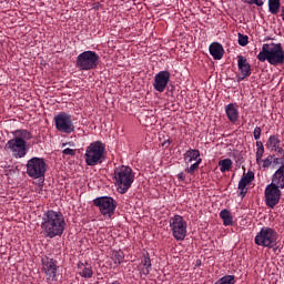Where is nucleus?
I'll return each instance as SVG.
<instances>
[{
	"label": "nucleus",
	"instance_id": "nucleus-31",
	"mask_svg": "<svg viewBox=\"0 0 284 284\" xmlns=\"http://www.w3.org/2000/svg\"><path fill=\"white\" fill-rule=\"evenodd\" d=\"M263 154H265V149H256V163L261 165V161H263Z\"/></svg>",
	"mask_w": 284,
	"mask_h": 284
},
{
	"label": "nucleus",
	"instance_id": "nucleus-36",
	"mask_svg": "<svg viewBox=\"0 0 284 284\" xmlns=\"http://www.w3.org/2000/svg\"><path fill=\"white\" fill-rule=\"evenodd\" d=\"M261 128L260 126H255L254 131H253V136L255 139V141H258V139H261Z\"/></svg>",
	"mask_w": 284,
	"mask_h": 284
},
{
	"label": "nucleus",
	"instance_id": "nucleus-23",
	"mask_svg": "<svg viewBox=\"0 0 284 284\" xmlns=\"http://www.w3.org/2000/svg\"><path fill=\"white\" fill-rule=\"evenodd\" d=\"M220 219L223 221V225H234V220L232 219V213L227 209L220 212Z\"/></svg>",
	"mask_w": 284,
	"mask_h": 284
},
{
	"label": "nucleus",
	"instance_id": "nucleus-18",
	"mask_svg": "<svg viewBox=\"0 0 284 284\" xmlns=\"http://www.w3.org/2000/svg\"><path fill=\"white\" fill-rule=\"evenodd\" d=\"M225 112H226V116L229 119V121H231V123H236V121H239V108H236V105H234V103H230L225 106Z\"/></svg>",
	"mask_w": 284,
	"mask_h": 284
},
{
	"label": "nucleus",
	"instance_id": "nucleus-38",
	"mask_svg": "<svg viewBox=\"0 0 284 284\" xmlns=\"http://www.w3.org/2000/svg\"><path fill=\"white\" fill-rule=\"evenodd\" d=\"M272 163L274 165H284V162H283L282 158H274V155H273Z\"/></svg>",
	"mask_w": 284,
	"mask_h": 284
},
{
	"label": "nucleus",
	"instance_id": "nucleus-17",
	"mask_svg": "<svg viewBox=\"0 0 284 284\" xmlns=\"http://www.w3.org/2000/svg\"><path fill=\"white\" fill-rule=\"evenodd\" d=\"M78 270L82 278H92V276H94V272H92V266H90L88 262H79Z\"/></svg>",
	"mask_w": 284,
	"mask_h": 284
},
{
	"label": "nucleus",
	"instance_id": "nucleus-21",
	"mask_svg": "<svg viewBox=\"0 0 284 284\" xmlns=\"http://www.w3.org/2000/svg\"><path fill=\"white\" fill-rule=\"evenodd\" d=\"M12 134L14 138L20 139V141L27 142L32 140V133L26 129L16 130Z\"/></svg>",
	"mask_w": 284,
	"mask_h": 284
},
{
	"label": "nucleus",
	"instance_id": "nucleus-9",
	"mask_svg": "<svg viewBox=\"0 0 284 284\" xmlns=\"http://www.w3.org/2000/svg\"><path fill=\"white\" fill-rule=\"evenodd\" d=\"M170 227L175 241H185L187 236V222L181 215H174L170 219Z\"/></svg>",
	"mask_w": 284,
	"mask_h": 284
},
{
	"label": "nucleus",
	"instance_id": "nucleus-12",
	"mask_svg": "<svg viewBox=\"0 0 284 284\" xmlns=\"http://www.w3.org/2000/svg\"><path fill=\"white\" fill-rule=\"evenodd\" d=\"M265 203L267 207L274 210L276 205L281 202V187L276 186V184L271 183L265 187L264 191Z\"/></svg>",
	"mask_w": 284,
	"mask_h": 284
},
{
	"label": "nucleus",
	"instance_id": "nucleus-11",
	"mask_svg": "<svg viewBox=\"0 0 284 284\" xmlns=\"http://www.w3.org/2000/svg\"><path fill=\"white\" fill-rule=\"evenodd\" d=\"M28 142L22 141L21 139L13 138L9 140L6 145L4 150L11 152L14 159H23L26 154H28Z\"/></svg>",
	"mask_w": 284,
	"mask_h": 284
},
{
	"label": "nucleus",
	"instance_id": "nucleus-6",
	"mask_svg": "<svg viewBox=\"0 0 284 284\" xmlns=\"http://www.w3.org/2000/svg\"><path fill=\"white\" fill-rule=\"evenodd\" d=\"M277 241L278 233L270 226H263L255 236V245L260 247H276Z\"/></svg>",
	"mask_w": 284,
	"mask_h": 284
},
{
	"label": "nucleus",
	"instance_id": "nucleus-25",
	"mask_svg": "<svg viewBox=\"0 0 284 284\" xmlns=\"http://www.w3.org/2000/svg\"><path fill=\"white\" fill-rule=\"evenodd\" d=\"M250 183L252 182L245 180L244 178H241L237 190H240L239 195L242 196V199H245V195L247 194V185H250Z\"/></svg>",
	"mask_w": 284,
	"mask_h": 284
},
{
	"label": "nucleus",
	"instance_id": "nucleus-13",
	"mask_svg": "<svg viewBox=\"0 0 284 284\" xmlns=\"http://www.w3.org/2000/svg\"><path fill=\"white\" fill-rule=\"evenodd\" d=\"M42 272L45 274L47 281H57V272L59 266L57 265V260L43 256L41 258Z\"/></svg>",
	"mask_w": 284,
	"mask_h": 284
},
{
	"label": "nucleus",
	"instance_id": "nucleus-24",
	"mask_svg": "<svg viewBox=\"0 0 284 284\" xmlns=\"http://www.w3.org/2000/svg\"><path fill=\"white\" fill-rule=\"evenodd\" d=\"M142 265H143L142 274L144 276H148V274L152 272V261L150 260V253H146V255L143 257Z\"/></svg>",
	"mask_w": 284,
	"mask_h": 284
},
{
	"label": "nucleus",
	"instance_id": "nucleus-39",
	"mask_svg": "<svg viewBox=\"0 0 284 284\" xmlns=\"http://www.w3.org/2000/svg\"><path fill=\"white\" fill-rule=\"evenodd\" d=\"M265 146L263 145L262 141H256V150H263Z\"/></svg>",
	"mask_w": 284,
	"mask_h": 284
},
{
	"label": "nucleus",
	"instance_id": "nucleus-30",
	"mask_svg": "<svg viewBox=\"0 0 284 284\" xmlns=\"http://www.w3.org/2000/svg\"><path fill=\"white\" fill-rule=\"evenodd\" d=\"M272 161H274V155H268L265 159H262L261 164L262 168L266 169V168H271L272 166Z\"/></svg>",
	"mask_w": 284,
	"mask_h": 284
},
{
	"label": "nucleus",
	"instance_id": "nucleus-34",
	"mask_svg": "<svg viewBox=\"0 0 284 284\" xmlns=\"http://www.w3.org/2000/svg\"><path fill=\"white\" fill-rule=\"evenodd\" d=\"M245 181H248V183H252L254 181V172L248 171L246 174L242 176Z\"/></svg>",
	"mask_w": 284,
	"mask_h": 284
},
{
	"label": "nucleus",
	"instance_id": "nucleus-2",
	"mask_svg": "<svg viewBox=\"0 0 284 284\" xmlns=\"http://www.w3.org/2000/svg\"><path fill=\"white\" fill-rule=\"evenodd\" d=\"M257 59L261 63L267 61L271 65H281V63H284L283 47L275 43H264L262 50L257 54Z\"/></svg>",
	"mask_w": 284,
	"mask_h": 284
},
{
	"label": "nucleus",
	"instance_id": "nucleus-8",
	"mask_svg": "<svg viewBox=\"0 0 284 284\" xmlns=\"http://www.w3.org/2000/svg\"><path fill=\"white\" fill-rule=\"evenodd\" d=\"M93 205L99 207L100 214L104 219H112L114 212L116 211V201L111 196H100L93 200Z\"/></svg>",
	"mask_w": 284,
	"mask_h": 284
},
{
	"label": "nucleus",
	"instance_id": "nucleus-7",
	"mask_svg": "<svg viewBox=\"0 0 284 284\" xmlns=\"http://www.w3.org/2000/svg\"><path fill=\"white\" fill-rule=\"evenodd\" d=\"M48 164L43 158H31L27 162V174L30 179H45Z\"/></svg>",
	"mask_w": 284,
	"mask_h": 284
},
{
	"label": "nucleus",
	"instance_id": "nucleus-40",
	"mask_svg": "<svg viewBox=\"0 0 284 284\" xmlns=\"http://www.w3.org/2000/svg\"><path fill=\"white\" fill-rule=\"evenodd\" d=\"M178 180L179 181H185V173L184 172H180L179 174H178Z\"/></svg>",
	"mask_w": 284,
	"mask_h": 284
},
{
	"label": "nucleus",
	"instance_id": "nucleus-32",
	"mask_svg": "<svg viewBox=\"0 0 284 284\" xmlns=\"http://www.w3.org/2000/svg\"><path fill=\"white\" fill-rule=\"evenodd\" d=\"M247 43H248L247 36H243V34L239 33V45H242V48H245V45H247Z\"/></svg>",
	"mask_w": 284,
	"mask_h": 284
},
{
	"label": "nucleus",
	"instance_id": "nucleus-15",
	"mask_svg": "<svg viewBox=\"0 0 284 284\" xmlns=\"http://www.w3.org/2000/svg\"><path fill=\"white\" fill-rule=\"evenodd\" d=\"M237 68L242 74V77L237 78L239 82L247 79L252 74V65L247 63V58L243 55H237Z\"/></svg>",
	"mask_w": 284,
	"mask_h": 284
},
{
	"label": "nucleus",
	"instance_id": "nucleus-28",
	"mask_svg": "<svg viewBox=\"0 0 284 284\" xmlns=\"http://www.w3.org/2000/svg\"><path fill=\"white\" fill-rule=\"evenodd\" d=\"M123 258H125V255L122 251H113L112 261L114 262V265H121L123 263Z\"/></svg>",
	"mask_w": 284,
	"mask_h": 284
},
{
	"label": "nucleus",
	"instance_id": "nucleus-3",
	"mask_svg": "<svg viewBox=\"0 0 284 284\" xmlns=\"http://www.w3.org/2000/svg\"><path fill=\"white\" fill-rule=\"evenodd\" d=\"M84 161L91 168L101 165L105 161V144L101 141L90 143L85 149Z\"/></svg>",
	"mask_w": 284,
	"mask_h": 284
},
{
	"label": "nucleus",
	"instance_id": "nucleus-19",
	"mask_svg": "<svg viewBox=\"0 0 284 284\" xmlns=\"http://www.w3.org/2000/svg\"><path fill=\"white\" fill-rule=\"evenodd\" d=\"M273 185H276L281 190H284V165H281L273 175Z\"/></svg>",
	"mask_w": 284,
	"mask_h": 284
},
{
	"label": "nucleus",
	"instance_id": "nucleus-29",
	"mask_svg": "<svg viewBox=\"0 0 284 284\" xmlns=\"http://www.w3.org/2000/svg\"><path fill=\"white\" fill-rule=\"evenodd\" d=\"M202 159H197L195 163H193L190 168L185 169L186 174H194V172H197L199 165H201Z\"/></svg>",
	"mask_w": 284,
	"mask_h": 284
},
{
	"label": "nucleus",
	"instance_id": "nucleus-20",
	"mask_svg": "<svg viewBox=\"0 0 284 284\" xmlns=\"http://www.w3.org/2000/svg\"><path fill=\"white\" fill-rule=\"evenodd\" d=\"M266 148L270 152H274L277 148H281V138L278 134L270 135L268 140L266 141Z\"/></svg>",
	"mask_w": 284,
	"mask_h": 284
},
{
	"label": "nucleus",
	"instance_id": "nucleus-37",
	"mask_svg": "<svg viewBox=\"0 0 284 284\" xmlns=\"http://www.w3.org/2000/svg\"><path fill=\"white\" fill-rule=\"evenodd\" d=\"M273 152H277V154L281 155L282 162L284 163V150L283 146H278L277 149H275Z\"/></svg>",
	"mask_w": 284,
	"mask_h": 284
},
{
	"label": "nucleus",
	"instance_id": "nucleus-35",
	"mask_svg": "<svg viewBox=\"0 0 284 284\" xmlns=\"http://www.w3.org/2000/svg\"><path fill=\"white\" fill-rule=\"evenodd\" d=\"M62 154H65V156H74L77 151L74 149L67 148L62 151Z\"/></svg>",
	"mask_w": 284,
	"mask_h": 284
},
{
	"label": "nucleus",
	"instance_id": "nucleus-41",
	"mask_svg": "<svg viewBox=\"0 0 284 284\" xmlns=\"http://www.w3.org/2000/svg\"><path fill=\"white\" fill-rule=\"evenodd\" d=\"M270 250H273V252H276V250H278V246H274V247H268Z\"/></svg>",
	"mask_w": 284,
	"mask_h": 284
},
{
	"label": "nucleus",
	"instance_id": "nucleus-5",
	"mask_svg": "<svg viewBox=\"0 0 284 284\" xmlns=\"http://www.w3.org/2000/svg\"><path fill=\"white\" fill-rule=\"evenodd\" d=\"M100 60L101 58L99 57V53L94 51H84L77 57L75 68L85 72L97 70Z\"/></svg>",
	"mask_w": 284,
	"mask_h": 284
},
{
	"label": "nucleus",
	"instance_id": "nucleus-22",
	"mask_svg": "<svg viewBox=\"0 0 284 284\" xmlns=\"http://www.w3.org/2000/svg\"><path fill=\"white\" fill-rule=\"evenodd\" d=\"M199 156H201V152L196 149H190L184 153V161L186 163H192V161H199Z\"/></svg>",
	"mask_w": 284,
	"mask_h": 284
},
{
	"label": "nucleus",
	"instance_id": "nucleus-4",
	"mask_svg": "<svg viewBox=\"0 0 284 284\" xmlns=\"http://www.w3.org/2000/svg\"><path fill=\"white\" fill-rule=\"evenodd\" d=\"M114 180L119 194H125L134 183V171L130 166H119L114 171Z\"/></svg>",
	"mask_w": 284,
	"mask_h": 284
},
{
	"label": "nucleus",
	"instance_id": "nucleus-10",
	"mask_svg": "<svg viewBox=\"0 0 284 284\" xmlns=\"http://www.w3.org/2000/svg\"><path fill=\"white\" fill-rule=\"evenodd\" d=\"M53 121L58 132L63 134H72L74 132V123L72 122V115L65 112H60L54 115Z\"/></svg>",
	"mask_w": 284,
	"mask_h": 284
},
{
	"label": "nucleus",
	"instance_id": "nucleus-26",
	"mask_svg": "<svg viewBox=\"0 0 284 284\" xmlns=\"http://www.w3.org/2000/svg\"><path fill=\"white\" fill-rule=\"evenodd\" d=\"M281 10V0H268V11L271 14H278Z\"/></svg>",
	"mask_w": 284,
	"mask_h": 284
},
{
	"label": "nucleus",
	"instance_id": "nucleus-27",
	"mask_svg": "<svg viewBox=\"0 0 284 284\" xmlns=\"http://www.w3.org/2000/svg\"><path fill=\"white\" fill-rule=\"evenodd\" d=\"M233 162L231 159H224L219 162L220 172H230L232 170Z\"/></svg>",
	"mask_w": 284,
	"mask_h": 284
},
{
	"label": "nucleus",
	"instance_id": "nucleus-14",
	"mask_svg": "<svg viewBox=\"0 0 284 284\" xmlns=\"http://www.w3.org/2000/svg\"><path fill=\"white\" fill-rule=\"evenodd\" d=\"M168 83H170L169 71H160L158 74H155L153 88L156 90V92H165Z\"/></svg>",
	"mask_w": 284,
	"mask_h": 284
},
{
	"label": "nucleus",
	"instance_id": "nucleus-1",
	"mask_svg": "<svg viewBox=\"0 0 284 284\" xmlns=\"http://www.w3.org/2000/svg\"><path fill=\"white\" fill-rule=\"evenodd\" d=\"M65 217L63 213L49 210L43 213L40 227L47 239H57L65 232Z\"/></svg>",
	"mask_w": 284,
	"mask_h": 284
},
{
	"label": "nucleus",
	"instance_id": "nucleus-33",
	"mask_svg": "<svg viewBox=\"0 0 284 284\" xmlns=\"http://www.w3.org/2000/svg\"><path fill=\"white\" fill-rule=\"evenodd\" d=\"M245 3H248V6H257L258 8H261L265 3V0H246Z\"/></svg>",
	"mask_w": 284,
	"mask_h": 284
},
{
	"label": "nucleus",
	"instance_id": "nucleus-16",
	"mask_svg": "<svg viewBox=\"0 0 284 284\" xmlns=\"http://www.w3.org/2000/svg\"><path fill=\"white\" fill-rule=\"evenodd\" d=\"M209 52L215 61H221V59H223V54H225V49H223V44L213 42L209 47Z\"/></svg>",
	"mask_w": 284,
	"mask_h": 284
}]
</instances>
